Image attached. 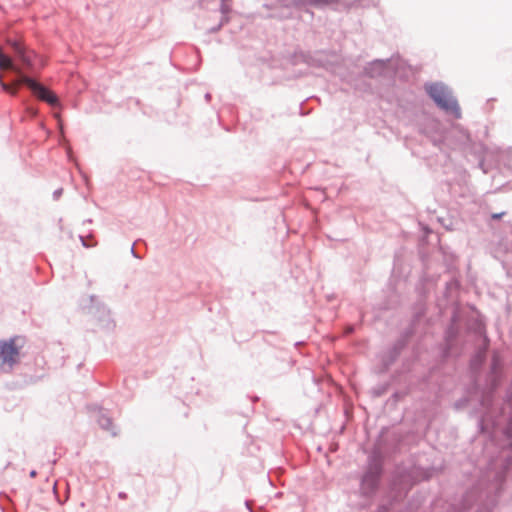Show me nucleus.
Masks as SVG:
<instances>
[{
    "instance_id": "9",
    "label": "nucleus",
    "mask_w": 512,
    "mask_h": 512,
    "mask_svg": "<svg viewBox=\"0 0 512 512\" xmlns=\"http://www.w3.org/2000/svg\"><path fill=\"white\" fill-rule=\"evenodd\" d=\"M390 63L391 59H375L365 66L364 74L370 78L383 76L386 74V70Z\"/></svg>"
},
{
    "instance_id": "16",
    "label": "nucleus",
    "mask_w": 512,
    "mask_h": 512,
    "mask_svg": "<svg viewBox=\"0 0 512 512\" xmlns=\"http://www.w3.org/2000/svg\"><path fill=\"white\" fill-rule=\"evenodd\" d=\"M389 506L386 504L379 505L375 512H388Z\"/></svg>"
},
{
    "instance_id": "6",
    "label": "nucleus",
    "mask_w": 512,
    "mask_h": 512,
    "mask_svg": "<svg viewBox=\"0 0 512 512\" xmlns=\"http://www.w3.org/2000/svg\"><path fill=\"white\" fill-rule=\"evenodd\" d=\"M290 62L292 65L306 64L308 67L320 68L325 65V60L321 57L320 52L295 51Z\"/></svg>"
},
{
    "instance_id": "27",
    "label": "nucleus",
    "mask_w": 512,
    "mask_h": 512,
    "mask_svg": "<svg viewBox=\"0 0 512 512\" xmlns=\"http://www.w3.org/2000/svg\"><path fill=\"white\" fill-rule=\"evenodd\" d=\"M30 112H31V114H32V115H36V113H37V112H36L34 109H32V108H30Z\"/></svg>"
},
{
    "instance_id": "10",
    "label": "nucleus",
    "mask_w": 512,
    "mask_h": 512,
    "mask_svg": "<svg viewBox=\"0 0 512 512\" xmlns=\"http://www.w3.org/2000/svg\"><path fill=\"white\" fill-rule=\"evenodd\" d=\"M431 127L433 129V132L431 135H429L430 141L435 147H437L441 152H443L446 155V149L448 147V133L445 130H440L439 124L437 122H433Z\"/></svg>"
},
{
    "instance_id": "1",
    "label": "nucleus",
    "mask_w": 512,
    "mask_h": 512,
    "mask_svg": "<svg viewBox=\"0 0 512 512\" xmlns=\"http://www.w3.org/2000/svg\"><path fill=\"white\" fill-rule=\"evenodd\" d=\"M7 44L11 47L19 65L15 63L12 57L5 54L0 46V70H8L16 76L14 83L8 84L3 80V76L0 74L1 89L12 96H17L20 86L24 85L31 90L39 100L46 102L53 108L59 107L60 100L58 96L34 77L25 73V71L34 70L37 55L33 51L28 50L16 39H8Z\"/></svg>"
},
{
    "instance_id": "12",
    "label": "nucleus",
    "mask_w": 512,
    "mask_h": 512,
    "mask_svg": "<svg viewBox=\"0 0 512 512\" xmlns=\"http://www.w3.org/2000/svg\"><path fill=\"white\" fill-rule=\"evenodd\" d=\"M461 116L462 112L458 102L450 99V118L459 119Z\"/></svg>"
},
{
    "instance_id": "17",
    "label": "nucleus",
    "mask_w": 512,
    "mask_h": 512,
    "mask_svg": "<svg viewBox=\"0 0 512 512\" xmlns=\"http://www.w3.org/2000/svg\"><path fill=\"white\" fill-rule=\"evenodd\" d=\"M229 22V17H228V14H222V17L220 19V22L219 24H221L222 26H224L225 24H227Z\"/></svg>"
},
{
    "instance_id": "4",
    "label": "nucleus",
    "mask_w": 512,
    "mask_h": 512,
    "mask_svg": "<svg viewBox=\"0 0 512 512\" xmlns=\"http://www.w3.org/2000/svg\"><path fill=\"white\" fill-rule=\"evenodd\" d=\"M80 308L89 315L97 318L100 322H105L104 327L110 329L114 327L110 319L109 310L100 302L97 296H84L79 301Z\"/></svg>"
},
{
    "instance_id": "8",
    "label": "nucleus",
    "mask_w": 512,
    "mask_h": 512,
    "mask_svg": "<svg viewBox=\"0 0 512 512\" xmlns=\"http://www.w3.org/2000/svg\"><path fill=\"white\" fill-rule=\"evenodd\" d=\"M425 90L439 108L448 111V96L445 94L442 84L427 83L425 84Z\"/></svg>"
},
{
    "instance_id": "15",
    "label": "nucleus",
    "mask_w": 512,
    "mask_h": 512,
    "mask_svg": "<svg viewBox=\"0 0 512 512\" xmlns=\"http://www.w3.org/2000/svg\"><path fill=\"white\" fill-rule=\"evenodd\" d=\"M62 193H63V189H62V188H58V189H56V190L53 192V195H52V196H53V199H54L55 201H57V200L61 197Z\"/></svg>"
},
{
    "instance_id": "7",
    "label": "nucleus",
    "mask_w": 512,
    "mask_h": 512,
    "mask_svg": "<svg viewBox=\"0 0 512 512\" xmlns=\"http://www.w3.org/2000/svg\"><path fill=\"white\" fill-rule=\"evenodd\" d=\"M410 335V332H406L399 339H397L393 345L387 350V352L382 357V363L385 368L391 366L399 357L402 350L407 344V339Z\"/></svg>"
},
{
    "instance_id": "13",
    "label": "nucleus",
    "mask_w": 512,
    "mask_h": 512,
    "mask_svg": "<svg viewBox=\"0 0 512 512\" xmlns=\"http://www.w3.org/2000/svg\"><path fill=\"white\" fill-rule=\"evenodd\" d=\"M443 346H442V355H448V327H446L443 331Z\"/></svg>"
},
{
    "instance_id": "19",
    "label": "nucleus",
    "mask_w": 512,
    "mask_h": 512,
    "mask_svg": "<svg viewBox=\"0 0 512 512\" xmlns=\"http://www.w3.org/2000/svg\"><path fill=\"white\" fill-rule=\"evenodd\" d=\"M130 251H131V254H132V256H133V257H135V258H137V259H140V258H141V256H140V255H138V253H137V252H136V250H135V243L131 246Z\"/></svg>"
},
{
    "instance_id": "25",
    "label": "nucleus",
    "mask_w": 512,
    "mask_h": 512,
    "mask_svg": "<svg viewBox=\"0 0 512 512\" xmlns=\"http://www.w3.org/2000/svg\"><path fill=\"white\" fill-rule=\"evenodd\" d=\"M36 475H37V472L35 470H32L30 472V477L34 478V477H36Z\"/></svg>"
},
{
    "instance_id": "20",
    "label": "nucleus",
    "mask_w": 512,
    "mask_h": 512,
    "mask_svg": "<svg viewBox=\"0 0 512 512\" xmlns=\"http://www.w3.org/2000/svg\"><path fill=\"white\" fill-rule=\"evenodd\" d=\"M503 215H505V212H501V213H494L491 215L492 219H495V220H498L500 219Z\"/></svg>"
},
{
    "instance_id": "5",
    "label": "nucleus",
    "mask_w": 512,
    "mask_h": 512,
    "mask_svg": "<svg viewBox=\"0 0 512 512\" xmlns=\"http://www.w3.org/2000/svg\"><path fill=\"white\" fill-rule=\"evenodd\" d=\"M327 0H277V5L282 8L281 11L275 10L270 17L277 19H288L292 17V8L310 5H320Z\"/></svg>"
},
{
    "instance_id": "18",
    "label": "nucleus",
    "mask_w": 512,
    "mask_h": 512,
    "mask_svg": "<svg viewBox=\"0 0 512 512\" xmlns=\"http://www.w3.org/2000/svg\"><path fill=\"white\" fill-rule=\"evenodd\" d=\"M223 26L221 24H217L216 26H213L209 29L210 33H216L218 32Z\"/></svg>"
},
{
    "instance_id": "21",
    "label": "nucleus",
    "mask_w": 512,
    "mask_h": 512,
    "mask_svg": "<svg viewBox=\"0 0 512 512\" xmlns=\"http://www.w3.org/2000/svg\"><path fill=\"white\" fill-rule=\"evenodd\" d=\"M444 296H446L448 294V281H446L444 283V292H443Z\"/></svg>"
},
{
    "instance_id": "3",
    "label": "nucleus",
    "mask_w": 512,
    "mask_h": 512,
    "mask_svg": "<svg viewBox=\"0 0 512 512\" xmlns=\"http://www.w3.org/2000/svg\"><path fill=\"white\" fill-rule=\"evenodd\" d=\"M18 337L0 340V372L10 373L20 362V346L16 344Z\"/></svg>"
},
{
    "instance_id": "11",
    "label": "nucleus",
    "mask_w": 512,
    "mask_h": 512,
    "mask_svg": "<svg viewBox=\"0 0 512 512\" xmlns=\"http://www.w3.org/2000/svg\"><path fill=\"white\" fill-rule=\"evenodd\" d=\"M97 422L99 424V426L103 429V430H106L108 432H110L113 436H116L117 432L115 431L114 429V426H113V423H112V419L111 417H109L108 415H106L104 412H103V409L99 407L98 409V417H97Z\"/></svg>"
},
{
    "instance_id": "2",
    "label": "nucleus",
    "mask_w": 512,
    "mask_h": 512,
    "mask_svg": "<svg viewBox=\"0 0 512 512\" xmlns=\"http://www.w3.org/2000/svg\"><path fill=\"white\" fill-rule=\"evenodd\" d=\"M383 474V462L379 454L373 453L368 458L367 469L361 477L360 492L365 497H372L378 490Z\"/></svg>"
},
{
    "instance_id": "22",
    "label": "nucleus",
    "mask_w": 512,
    "mask_h": 512,
    "mask_svg": "<svg viewBox=\"0 0 512 512\" xmlns=\"http://www.w3.org/2000/svg\"><path fill=\"white\" fill-rule=\"evenodd\" d=\"M245 505H246L247 509L249 510V512H253L252 508H251V502L250 501L246 500L245 501Z\"/></svg>"
},
{
    "instance_id": "24",
    "label": "nucleus",
    "mask_w": 512,
    "mask_h": 512,
    "mask_svg": "<svg viewBox=\"0 0 512 512\" xmlns=\"http://www.w3.org/2000/svg\"><path fill=\"white\" fill-rule=\"evenodd\" d=\"M205 100H206L207 102H209V101L211 100V94H210V93H206V94H205Z\"/></svg>"
},
{
    "instance_id": "23",
    "label": "nucleus",
    "mask_w": 512,
    "mask_h": 512,
    "mask_svg": "<svg viewBox=\"0 0 512 512\" xmlns=\"http://www.w3.org/2000/svg\"><path fill=\"white\" fill-rule=\"evenodd\" d=\"M80 240H81L83 246H85V247H89L90 246L88 243H86V241L84 240L83 236H80Z\"/></svg>"
},
{
    "instance_id": "26",
    "label": "nucleus",
    "mask_w": 512,
    "mask_h": 512,
    "mask_svg": "<svg viewBox=\"0 0 512 512\" xmlns=\"http://www.w3.org/2000/svg\"><path fill=\"white\" fill-rule=\"evenodd\" d=\"M119 497H120V498H125V497H126V494H125L124 492H120V493H119Z\"/></svg>"
},
{
    "instance_id": "14",
    "label": "nucleus",
    "mask_w": 512,
    "mask_h": 512,
    "mask_svg": "<svg viewBox=\"0 0 512 512\" xmlns=\"http://www.w3.org/2000/svg\"><path fill=\"white\" fill-rule=\"evenodd\" d=\"M232 8L231 5L227 3V1H221L220 12L221 14H229Z\"/></svg>"
}]
</instances>
